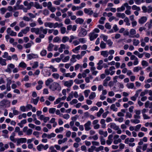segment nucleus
Listing matches in <instances>:
<instances>
[{
    "instance_id": "nucleus-1",
    "label": "nucleus",
    "mask_w": 152,
    "mask_h": 152,
    "mask_svg": "<svg viewBox=\"0 0 152 152\" xmlns=\"http://www.w3.org/2000/svg\"><path fill=\"white\" fill-rule=\"evenodd\" d=\"M48 29H44L42 27L39 28H33L31 29V31L32 32H35L36 34H39L41 33L42 32L44 34H46L47 33Z\"/></svg>"
},
{
    "instance_id": "nucleus-2",
    "label": "nucleus",
    "mask_w": 152,
    "mask_h": 152,
    "mask_svg": "<svg viewBox=\"0 0 152 152\" xmlns=\"http://www.w3.org/2000/svg\"><path fill=\"white\" fill-rule=\"evenodd\" d=\"M49 88L53 91H60L61 88L59 84L56 82H54L49 86Z\"/></svg>"
},
{
    "instance_id": "nucleus-3",
    "label": "nucleus",
    "mask_w": 152,
    "mask_h": 152,
    "mask_svg": "<svg viewBox=\"0 0 152 152\" xmlns=\"http://www.w3.org/2000/svg\"><path fill=\"white\" fill-rule=\"evenodd\" d=\"M10 104V102L6 99H4L0 102V105L1 106H9Z\"/></svg>"
},
{
    "instance_id": "nucleus-4",
    "label": "nucleus",
    "mask_w": 152,
    "mask_h": 152,
    "mask_svg": "<svg viewBox=\"0 0 152 152\" xmlns=\"http://www.w3.org/2000/svg\"><path fill=\"white\" fill-rule=\"evenodd\" d=\"M73 81L72 80H70L69 81H64V86L70 88L73 84Z\"/></svg>"
},
{
    "instance_id": "nucleus-5",
    "label": "nucleus",
    "mask_w": 152,
    "mask_h": 152,
    "mask_svg": "<svg viewBox=\"0 0 152 152\" xmlns=\"http://www.w3.org/2000/svg\"><path fill=\"white\" fill-rule=\"evenodd\" d=\"M89 36L90 37V40L91 41H92L97 37L98 34H95L94 32H92L89 34Z\"/></svg>"
},
{
    "instance_id": "nucleus-6",
    "label": "nucleus",
    "mask_w": 152,
    "mask_h": 152,
    "mask_svg": "<svg viewBox=\"0 0 152 152\" xmlns=\"http://www.w3.org/2000/svg\"><path fill=\"white\" fill-rule=\"evenodd\" d=\"M126 8V10L125 11L126 14L129 15L131 14V12L130 10L131 9V7L128 5V4L124 5Z\"/></svg>"
},
{
    "instance_id": "nucleus-7",
    "label": "nucleus",
    "mask_w": 152,
    "mask_h": 152,
    "mask_svg": "<svg viewBox=\"0 0 152 152\" xmlns=\"http://www.w3.org/2000/svg\"><path fill=\"white\" fill-rule=\"evenodd\" d=\"M26 139L25 138H21L17 139V145H18L21 143H23L26 142Z\"/></svg>"
},
{
    "instance_id": "nucleus-8",
    "label": "nucleus",
    "mask_w": 152,
    "mask_h": 152,
    "mask_svg": "<svg viewBox=\"0 0 152 152\" xmlns=\"http://www.w3.org/2000/svg\"><path fill=\"white\" fill-rule=\"evenodd\" d=\"M7 33L11 36H15L16 35L17 33L11 30L10 28H8L7 29Z\"/></svg>"
},
{
    "instance_id": "nucleus-9",
    "label": "nucleus",
    "mask_w": 152,
    "mask_h": 152,
    "mask_svg": "<svg viewBox=\"0 0 152 152\" xmlns=\"http://www.w3.org/2000/svg\"><path fill=\"white\" fill-rule=\"evenodd\" d=\"M24 4L25 6H27L28 10L31 9V7L34 5V3L33 2H30L29 3L26 1H25L23 3Z\"/></svg>"
},
{
    "instance_id": "nucleus-10",
    "label": "nucleus",
    "mask_w": 152,
    "mask_h": 152,
    "mask_svg": "<svg viewBox=\"0 0 152 152\" xmlns=\"http://www.w3.org/2000/svg\"><path fill=\"white\" fill-rule=\"evenodd\" d=\"M109 125L110 128L113 129L114 130H117L119 129V127L115 123H111L109 124Z\"/></svg>"
},
{
    "instance_id": "nucleus-11",
    "label": "nucleus",
    "mask_w": 152,
    "mask_h": 152,
    "mask_svg": "<svg viewBox=\"0 0 152 152\" xmlns=\"http://www.w3.org/2000/svg\"><path fill=\"white\" fill-rule=\"evenodd\" d=\"M27 57L28 59L31 60L33 58H37L38 57L37 54L31 53L27 55Z\"/></svg>"
},
{
    "instance_id": "nucleus-12",
    "label": "nucleus",
    "mask_w": 152,
    "mask_h": 152,
    "mask_svg": "<svg viewBox=\"0 0 152 152\" xmlns=\"http://www.w3.org/2000/svg\"><path fill=\"white\" fill-rule=\"evenodd\" d=\"M39 37H37L35 39V42L37 43H40L41 41V39H42L45 37V35L44 34H39Z\"/></svg>"
},
{
    "instance_id": "nucleus-13",
    "label": "nucleus",
    "mask_w": 152,
    "mask_h": 152,
    "mask_svg": "<svg viewBox=\"0 0 152 152\" xmlns=\"http://www.w3.org/2000/svg\"><path fill=\"white\" fill-rule=\"evenodd\" d=\"M37 83L38 85L36 86V89L37 90H39L42 88L43 82L42 80H39Z\"/></svg>"
},
{
    "instance_id": "nucleus-14",
    "label": "nucleus",
    "mask_w": 152,
    "mask_h": 152,
    "mask_svg": "<svg viewBox=\"0 0 152 152\" xmlns=\"http://www.w3.org/2000/svg\"><path fill=\"white\" fill-rule=\"evenodd\" d=\"M113 137V135L111 134L109 135L108 137V140L106 141L107 144L109 145H110L113 141V139H112Z\"/></svg>"
},
{
    "instance_id": "nucleus-15",
    "label": "nucleus",
    "mask_w": 152,
    "mask_h": 152,
    "mask_svg": "<svg viewBox=\"0 0 152 152\" xmlns=\"http://www.w3.org/2000/svg\"><path fill=\"white\" fill-rule=\"evenodd\" d=\"M15 133L13 132L12 134V135L10 137V140L14 143L17 142V139L15 138Z\"/></svg>"
},
{
    "instance_id": "nucleus-16",
    "label": "nucleus",
    "mask_w": 152,
    "mask_h": 152,
    "mask_svg": "<svg viewBox=\"0 0 152 152\" xmlns=\"http://www.w3.org/2000/svg\"><path fill=\"white\" fill-rule=\"evenodd\" d=\"M147 18L145 16L141 17L139 20V23L141 24H142L146 22Z\"/></svg>"
},
{
    "instance_id": "nucleus-17",
    "label": "nucleus",
    "mask_w": 152,
    "mask_h": 152,
    "mask_svg": "<svg viewBox=\"0 0 152 152\" xmlns=\"http://www.w3.org/2000/svg\"><path fill=\"white\" fill-rule=\"evenodd\" d=\"M101 55L104 58H107L109 55L107 50L102 51L101 52Z\"/></svg>"
},
{
    "instance_id": "nucleus-18",
    "label": "nucleus",
    "mask_w": 152,
    "mask_h": 152,
    "mask_svg": "<svg viewBox=\"0 0 152 152\" xmlns=\"http://www.w3.org/2000/svg\"><path fill=\"white\" fill-rule=\"evenodd\" d=\"M115 69V68L114 66H111L110 67L109 70L110 72V75H113L115 72L114 70Z\"/></svg>"
},
{
    "instance_id": "nucleus-19",
    "label": "nucleus",
    "mask_w": 152,
    "mask_h": 152,
    "mask_svg": "<svg viewBox=\"0 0 152 152\" xmlns=\"http://www.w3.org/2000/svg\"><path fill=\"white\" fill-rule=\"evenodd\" d=\"M128 3H124L123 5L121 6V7L118 8L117 9V12H120L124 11L125 10V4H127Z\"/></svg>"
},
{
    "instance_id": "nucleus-20",
    "label": "nucleus",
    "mask_w": 152,
    "mask_h": 152,
    "mask_svg": "<svg viewBox=\"0 0 152 152\" xmlns=\"http://www.w3.org/2000/svg\"><path fill=\"white\" fill-rule=\"evenodd\" d=\"M116 16L117 17L121 18L123 19L125 18L126 15L124 13L121 12L117 13H116Z\"/></svg>"
},
{
    "instance_id": "nucleus-21",
    "label": "nucleus",
    "mask_w": 152,
    "mask_h": 152,
    "mask_svg": "<svg viewBox=\"0 0 152 152\" xmlns=\"http://www.w3.org/2000/svg\"><path fill=\"white\" fill-rule=\"evenodd\" d=\"M99 133L100 135H102L104 137H106L107 136V131L104 132L103 131L100 130L99 131Z\"/></svg>"
},
{
    "instance_id": "nucleus-22",
    "label": "nucleus",
    "mask_w": 152,
    "mask_h": 152,
    "mask_svg": "<svg viewBox=\"0 0 152 152\" xmlns=\"http://www.w3.org/2000/svg\"><path fill=\"white\" fill-rule=\"evenodd\" d=\"M6 60L3 59L1 57H0V64L2 66H5L7 64L6 62Z\"/></svg>"
},
{
    "instance_id": "nucleus-23",
    "label": "nucleus",
    "mask_w": 152,
    "mask_h": 152,
    "mask_svg": "<svg viewBox=\"0 0 152 152\" xmlns=\"http://www.w3.org/2000/svg\"><path fill=\"white\" fill-rule=\"evenodd\" d=\"M39 97H37L36 99L32 98L31 101V102L33 103L34 104L36 105L39 101Z\"/></svg>"
},
{
    "instance_id": "nucleus-24",
    "label": "nucleus",
    "mask_w": 152,
    "mask_h": 152,
    "mask_svg": "<svg viewBox=\"0 0 152 152\" xmlns=\"http://www.w3.org/2000/svg\"><path fill=\"white\" fill-rule=\"evenodd\" d=\"M75 22L77 24H81L83 22L84 20L82 18H78L75 20Z\"/></svg>"
},
{
    "instance_id": "nucleus-25",
    "label": "nucleus",
    "mask_w": 152,
    "mask_h": 152,
    "mask_svg": "<svg viewBox=\"0 0 152 152\" xmlns=\"http://www.w3.org/2000/svg\"><path fill=\"white\" fill-rule=\"evenodd\" d=\"M54 46V45L52 43H50L47 48V50L49 51H51L53 50V48Z\"/></svg>"
},
{
    "instance_id": "nucleus-26",
    "label": "nucleus",
    "mask_w": 152,
    "mask_h": 152,
    "mask_svg": "<svg viewBox=\"0 0 152 152\" xmlns=\"http://www.w3.org/2000/svg\"><path fill=\"white\" fill-rule=\"evenodd\" d=\"M30 30V27L28 26L26 27L24 29L21 30L22 31L24 34H26Z\"/></svg>"
},
{
    "instance_id": "nucleus-27",
    "label": "nucleus",
    "mask_w": 152,
    "mask_h": 152,
    "mask_svg": "<svg viewBox=\"0 0 152 152\" xmlns=\"http://www.w3.org/2000/svg\"><path fill=\"white\" fill-rule=\"evenodd\" d=\"M53 80L51 78H49L45 82V85L47 86H48L50 84L53 82Z\"/></svg>"
},
{
    "instance_id": "nucleus-28",
    "label": "nucleus",
    "mask_w": 152,
    "mask_h": 152,
    "mask_svg": "<svg viewBox=\"0 0 152 152\" xmlns=\"http://www.w3.org/2000/svg\"><path fill=\"white\" fill-rule=\"evenodd\" d=\"M126 86L129 89H133L134 87V84L133 83H127Z\"/></svg>"
},
{
    "instance_id": "nucleus-29",
    "label": "nucleus",
    "mask_w": 152,
    "mask_h": 152,
    "mask_svg": "<svg viewBox=\"0 0 152 152\" xmlns=\"http://www.w3.org/2000/svg\"><path fill=\"white\" fill-rule=\"evenodd\" d=\"M96 96V93L94 92H92L89 96V98L90 99H93Z\"/></svg>"
},
{
    "instance_id": "nucleus-30",
    "label": "nucleus",
    "mask_w": 152,
    "mask_h": 152,
    "mask_svg": "<svg viewBox=\"0 0 152 152\" xmlns=\"http://www.w3.org/2000/svg\"><path fill=\"white\" fill-rule=\"evenodd\" d=\"M73 97V92H71L69 94V96L66 99V100L67 101H70Z\"/></svg>"
},
{
    "instance_id": "nucleus-31",
    "label": "nucleus",
    "mask_w": 152,
    "mask_h": 152,
    "mask_svg": "<svg viewBox=\"0 0 152 152\" xmlns=\"http://www.w3.org/2000/svg\"><path fill=\"white\" fill-rule=\"evenodd\" d=\"M91 123L90 121H88L86 123V130H89L91 129V128L90 126L91 125Z\"/></svg>"
},
{
    "instance_id": "nucleus-32",
    "label": "nucleus",
    "mask_w": 152,
    "mask_h": 152,
    "mask_svg": "<svg viewBox=\"0 0 152 152\" xmlns=\"http://www.w3.org/2000/svg\"><path fill=\"white\" fill-rule=\"evenodd\" d=\"M105 58L104 59V61L105 62H107L108 61V60L111 61L113 59V56L112 55H110L108 57V58Z\"/></svg>"
},
{
    "instance_id": "nucleus-33",
    "label": "nucleus",
    "mask_w": 152,
    "mask_h": 152,
    "mask_svg": "<svg viewBox=\"0 0 152 152\" xmlns=\"http://www.w3.org/2000/svg\"><path fill=\"white\" fill-rule=\"evenodd\" d=\"M69 38L67 36H64L62 37L61 41L63 43H65L69 40Z\"/></svg>"
},
{
    "instance_id": "nucleus-34",
    "label": "nucleus",
    "mask_w": 152,
    "mask_h": 152,
    "mask_svg": "<svg viewBox=\"0 0 152 152\" xmlns=\"http://www.w3.org/2000/svg\"><path fill=\"white\" fill-rule=\"evenodd\" d=\"M110 108L114 111H117L118 110V108L115 107V104H113L111 105Z\"/></svg>"
},
{
    "instance_id": "nucleus-35",
    "label": "nucleus",
    "mask_w": 152,
    "mask_h": 152,
    "mask_svg": "<svg viewBox=\"0 0 152 152\" xmlns=\"http://www.w3.org/2000/svg\"><path fill=\"white\" fill-rule=\"evenodd\" d=\"M34 7L37 9H42V6L40 5L37 2H35L34 3Z\"/></svg>"
},
{
    "instance_id": "nucleus-36",
    "label": "nucleus",
    "mask_w": 152,
    "mask_h": 152,
    "mask_svg": "<svg viewBox=\"0 0 152 152\" xmlns=\"http://www.w3.org/2000/svg\"><path fill=\"white\" fill-rule=\"evenodd\" d=\"M79 35L81 37H83L86 35L85 29L83 28L81 29V31L79 33Z\"/></svg>"
},
{
    "instance_id": "nucleus-37",
    "label": "nucleus",
    "mask_w": 152,
    "mask_h": 152,
    "mask_svg": "<svg viewBox=\"0 0 152 152\" xmlns=\"http://www.w3.org/2000/svg\"><path fill=\"white\" fill-rule=\"evenodd\" d=\"M133 45L135 46H137L140 43V41L138 40L134 39L133 40Z\"/></svg>"
},
{
    "instance_id": "nucleus-38",
    "label": "nucleus",
    "mask_w": 152,
    "mask_h": 152,
    "mask_svg": "<svg viewBox=\"0 0 152 152\" xmlns=\"http://www.w3.org/2000/svg\"><path fill=\"white\" fill-rule=\"evenodd\" d=\"M106 44L103 41H101L100 44V47L102 49H104L106 47Z\"/></svg>"
},
{
    "instance_id": "nucleus-39",
    "label": "nucleus",
    "mask_w": 152,
    "mask_h": 152,
    "mask_svg": "<svg viewBox=\"0 0 152 152\" xmlns=\"http://www.w3.org/2000/svg\"><path fill=\"white\" fill-rule=\"evenodd\" d=\"M104 110L102 108H101L99 111L97 113V116L98 117H100L101 114L103 113Z\"/></svg>"
},
{
    "instance_id": "nucleus-40",
    "label": "nucleus",
    "mask_w": 152,
    "mask_h": 152,
    "mask_svg": "<svg viewBox=\"0 0 152 152\" xmlns=\"http://www.w3.org/2000/svg\"><path fill=\"white\" fill-rule=\"evenodd\" d=\"M105 120L103 119H101L100 121V123L102 125V127L104 128L105 127L106 124H105Z\"/></svg>"
},
{
    "instance_id": "nucleus-41",
    "label": "nucleus",
    "mask_w": 152,
    "mask_h": 152,
    "mask_svg": "<svg viewBox=\"0 0 152 152\" xmlns=\"http://www.w3.org/2000/svg\"><path fill=\"white\" fill-rule=\"evenodd\" d=\"M76 58L75 55H72V58L70 60L71 62L73 63L76 62L77 60Z\"/></svg>"
},
{
    "instance_id": "nucleus-42",
    "label": "nucleus",
    "mask_w": 152,
    "mask_h": 152,
    "mask_svg": "<svg viewBox=\"0 0 152 152\" xmlns=\"http://www.w3.org/2000/svg\"><path fill=\"white\" fill-rule=\"evenodd\" d=\"M132 9L133 10H136L137 11H139L140 10V7L136 5H134L132 7Z\"/></svg>"
},
{
    "instance_id": "nucleus-43",
    "label": "nucleus",
    "mask_w": 152,
    "mask_h": 152,
    "mask_svg": "<svg viewBox=\"0 0 152 152\" xmlns=\"http://www.w3.org/2000/svg\"><path fill=\"white\" fill-rule=\"evenodd\" d=\"M83 82V80H79L77 79H76L74 80V82L77 84H80Z\"/></svg>"
},
{
    "instance_id": "nucleus-44",
    "label": "nucleus",
    "mask_w": 152,
    "mask_h": 152,
    "mask_svg": "<svg viewBox=\"0 0 152 152\" xmlns=\"http://www.w3.org/2000/svg\"><path fill=\"white\" fill-rule=\"evenodd\" d=\"M93 13V12L91 9H86V13L89 15H92Z\"/></svg>"
},
{
    "instance_id": "nucleus-45",
    "label": "nucleus",
    "mask_w": 152,
    "mask_h": 152,
    "mask_svg": "<svg viewBox=\"0 0 152 152\" xmlns=\"http://www.w3.org/2000/svg\"><path fill=\"white\" fill-rule=\"evenodd\" d=\"M142 68L139 66H137L134 67L133 69V71L134 72H137L139 70H141Z\"/></svg>"
},
{
    "instance_id": "nucleus-46",
    "label": "nucleus",
    "mask_w": 152,
    "mask_h": 152,
    "mask_svg": "<svg viewBox=\"0 0 152 152\" xmlns=\"http://www.w3.org/2000/svg\"><path fill=\"white\" fill-rule=\"evenodd\" d=\"M105 18L102 17L99 21V23L101 24H104V20H105Z\"/></svg>"
},
{
    "instance_id": "nucleus-47",
    "label": "nucleus",
    "mask_w": 152,
    "mask_h": 152,
    "mask_svg": "<svg viewBox=\"0 0 152 152\" xmlns=\"http://www.w3.org/2000/svg\"><path fill=\"white\" fill-rule=\"evenodd\" d=\"M19 66L21 68H25L26 67V64L24 62H21L20 63Z\"/></svg>"
},
{
    "instance_id": "nucleus-48",
    "label": "nucleus",
    "mask_w": 152,
    "mask_h": 152,
    "mask_svg": "<svg viewBox=\"0 0 152 152\" xmlns=\"http://www.w3.org/2000/svg\"><path fill=\"white\" fill-rule=\"evenodd\" d=\"M19 26L21 28H23L25 27L26 26V24L23 21H21L19 23Z\"/></svg>"
},
{
    "instance_id": "nucleus-49",
    "label": "nucleus",
    "mask_w": 152,
    "mask_h": 152,
    "mask_svg": "<svg viewBox=\"0 0 152 152\" xmlns=\"http://www.w3.org/2000/svg\"><path fill=\"white\" fill-rule=\"evenodd\" d=\"M23 19L24 20H25L26 21H29L30 20H31V21H32V20L31 19V18H30L26 16H24L23 17Z\"/></svg>"
},
{
    "instance_id": "nucleus-50",
    "label": "nucleus",
    "mask_w": 152,
    "mask_h": 152,
    "mask_svg": "<svg viewBox=\"0 0 152 152\" xmlns=\"http://www.w3.org/2000/svg\"><path fill=\"white\" fill-rule=\"evenodd\" d=\"M20 110L21 111L23 112H25L26 111H28V110L26 109V106H21L20 107Z\"/></svg>"
},
{
    "instance_id": "nucleus-51",
    "label": "nucleus",
    "mask_w": 152,
    "mask_h": 152,
    "mask_svg": "<svg viewBox=\"0 0 152 152\" xmlns=\"http://www.w3.org/2000/svg\"><path fill=\"white\" fill-rule=\"evenodd\" d=\"M100 140L101 144L102 145H105V141L104 137L102 136H101L100 137Z\"/></svg>"
},
{
    "instance_id": "nucleus-52",
    "label": "nucleus",
    "mask_w": 152,
    "mask_h": 152,
    "mask_svg": "<svg viewBox=\"0 0 152 152\" xmlns=\"http://www.w3.org/2000/svg\"><path fill=\"white\" fill-rule=\"evenodd\" d=\"M64 130V128L63 127H60L59 129H55V132L56 133H58Z\"/></svg>"
},
{
    "instance_id": "nucleus-53",
    "label": "nucleus",
    "mask_w": 152,
    "mask_h": 152,
    "mask_svg": "<svg viewBox=\"0 0 152 152\" xmlns=\"http://www.w3.org/2000/svg\"><path fill=\"white\" fill-rule=\"evenodd\" d=\"M131 121L132 123H134L136 124H138L140 123V121L138 119H132L131 120Z\"/></svg>"
},
{
    "instance_id": "nucleus-54",
    "label": "nucleus",
    "mask_w": 152,
    "mask_h": 152,
    "mask_svg": "<svg viewBox=\"0 0 152 152\" xmlns=\"http://www.w3.org/2000/svg\"><path fill=\"white\" fill-rule=\"evenodd\" d=\"M60 31L62 34H64L66 32V28L64 27H62L60 28Z\"/></svg>"
},
{
    "instance_id": "nucleus-55",
    "label": "nucleus",
    "mask_w": 152,
    "mask_h": 152,
    "mask_svg": "<svg viewBox=\"0 0 152 152\" xmlns=\"http://www.w3.org/2000/svg\"><path fill=\"white\" fill-rule=\"evenodd\" d=\"M70 58V57L69 56H67L64 57V58L62 59V61L64 62H66L68 61Z\"/></svg>"
},
{
    "instance_id": "nucleus-56",
    "label": "nucleus",
    "mask_w": 152,
    "mask_h": 152,
    "mask_svg": "<svg viewBox=\"0 0 152 152\" xmlns=\"http://www.w3.org/2000/svg\"><path fill=\"white\" fill-rule=\"evenodd\" d=\"M43 147H44V145L42 144H40L39 145H38L37 147V150L39 151H41L42 149L43 148Z\"/></svg>"
},
{
    "instance_id": "nucleus-57",
    "label": "nucleus",
    "mask_w": 152,
    "mask_h": 152,
    "mask_svg": "<svg viewBox=\"0 0 152 152\" xmlns=\"http://www.w3.org/2000/svg\"><path fill=\"white\" fill-rule=\"evenodd\" d=\"M56 134L54 133H52L50 134H48V139H50L52 137H53L56 136Z\"/></svg>"
},
{
    "instance_id": "nucleus-58",
    "label": "nucleus",
    "mask_w": 152,
    "mask_h": 152,
    "mask_svg": "<svg viewBox=\"0 0 152 152\" xmlns=\"http://www.w3.org/2000/svg\"><path fill=\"white\" fill-rule=\"evenodd\" d=\"M61 40V39L59 37L56 36L53 39V42H58Z\"/></svg>"
},
{
    "instance_id": "nucleus-59",
    "label": "nucleus",
    "mask_w": 152,
    "mask_h": 152,
    "mask_svg": "<svg viewBox=\"0 0 152 152\" xmlns=\"http://www.w3.org/2000/svg\"><path fill=\"white\" fill-rule=\"evenodd\" d=\"M130 35H134L136 33V31L134 29H131L130 31Z\"/></svg>"
},
{
    "instance_id": "nucleus-60",
    "label": "nucleus",
    "mask_w": 152,
    "mask_h": 152,
    "mask_svg": "<svg viewBox=\"0 0 152 152\" xmlns=\"http://www.w3.org/2000/svg\"><path fill=\"white\" fill-rule=\"evenodd\" d=\"M124 21L126 23L127 25L129 26L130 25V23L129 22V19L127 17L125 18Z\"/></svg>"
},
{
    "instance_id": "nucleus-61",
    "label": "nucleus",
    "mask_w": 152,
    "mask_h": 152,
    "mask_svg": "<svg viewBox=\"0 0 152 152\" xmlns=\"http://www.w3.org/2000/svg\"><path fill=\"white\" fill-rule=\"evenodd\" d=\"M121 140L120 138H118L117 140H115L113 141V143L115 144H117L118 143H120L121 142Z\"/></svg>"
},
{
    "instance_id": "nucleus-62",
    "label": "nucleus",
    "mask_w": 152,
    "mask_h": 152,
    "mask_svg": "<svg viewBox=\"0 0 152 152\" xmlns=\"http://www.w3.org/2000/svg\"><path fill=\"white\" fill-rule=\"evenodd\" d=\"M56 109L55 108H50L49 109V112L50 113L53 114L54 113L55 111H56Z\"/></svg>"
},
{
    "instance_id": "nucleus-63",
    "label": "nucleus",
    "mask_w": 152,
    "mask_h": 152,
    "mask_svg": "<svg viewBox=\"0 0 152 152\" xmlns=\"http://www.w3.org/2000/svg\"><path fill=\"white\" fill-rule=\"evenodd\" d=\"M52 69V71L53 72H56L57 71V69L54 68L52 65H50V66L48 67Z\"/></svg>"
},
{
    "instance_id": "nucleus-64",
    "label": "nucleus",
    "mask_w": 152,
    "mask_h": 152,
    "mask_svg": "<svg viewBox=\"0 0 152 152\" xmlns=\"http://www.w3.org/2000/svg\"><path fill=\"white\" fill-rule=\"evenodd\" d=\"M52 76L54 78L56 79H58L59 77V75L58 73H53L52 74Z\"/></svg>"
}]
</instances>
